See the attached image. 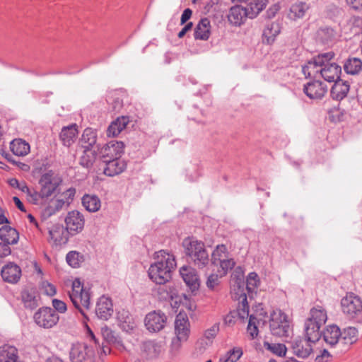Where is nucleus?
<instances>
[{
	"instance_id": "obj_28",
	"label": "nucleus",
	"mask_w": 362,
	"mask_h": 362,
	"mask_svg": "<svg viewBox=\"0 0 362 362\" xmlns=\"http://www.w3.org/2000/svg\"><path fill=\"white\" fill-rule=\"evenodd\" d=\"M141 351L146 358H156L161 351V346L154 341H146L141 346Z\"/></svg>"
},
{
	"instance_id": "obj_14",
	"label": "nucleus",
	"mask_w": 362,
	"mask_h": 362,
	"mask_svg": "<svg viewBox=\"0 0 362 362\" xmlns=\"http://www.w3.org/2000/svg\"><path fill=\"white\" fill-rule=\"evenodd\" d=\"M327 91V86L319 80L310 81L304 85L303 92L310 99L322 98Z\"/></svg>"
},
{
	"instance_id": "obj_49",
	"label": "nucleus",
	"mask_w": 362,
	"mask_h": 362,
	"mask_svg": "<svg viewBox=\"0 0 362 362\" xmlns=\"http://www.w3.org/2000/svg\"><path fill=\"white\" fill-rule=\"evenodd\" d=\"M232 280H231V293L233 294V298H234L235 299L239 300V298H240V295L238 294V293H240V289H238V285H239V281H240L242 283V289H243V292L245 293V289H244V286H245V282H244V280H243V275H240L238 276H233L232 277Z\"/></svg>"
},
{
	"instance_id": "obj_13",
	"label": "nucleus",
	"mask_w": 362,
	"mask_h": 362,
	"mask_svg": "<svg viewBox=\"0 0 362 362\" xmlns=\"http://www.w3.org/2000/svg\"><path fill=\"white\" fill-rule=\"evenodd\" d=\"M124 145L122 141H112L105 145L100 150L103 162L118 159L124 152Z\"/></svg>"
},
{
	"instance_id": "obj_4",
	"label": "nucleus",
	"mask_w": 362,
	"mask_h": 362,
	"mask_svg": "<svg viewBox=\"0 0 362 362\" xmlns=\"http://www.w3.org/2000/svg\"><path fill=\"white\" fill-rule=\"evenodd\" d=\"M69 297L74 305L85 317L86 315L82 308L89 309L90 296L89 291L83 288L78 279H76L73 281L71 291L69 292Z\"/></svg>"
},
{
	"instance_id": "obj_26",
	"label": "nucleus",
	"mask_w": 362,
	"mask_h": 362,
	"mask_svg": "<svg viewBox=\"0 0 362 362\" xmlns=\"http://www.w3.org/2000/svg\"><path fill=\"white\" fill-rule=\"evenodd\" d=\"M66 228H64L62 224L53 225L49 230V235L50 239L57 245L65 243L67 240Z\"/></svg>"
},
{
	"instance_id": "obj_55",
	"label": "nucleus",
	"mask_w": 362,
	"mask_h": 362,
	"mask_svg": "<svg viewBox=\"0 0 362 362\" xmlns=\"http://www.w3.org/2000/svg\"><path fill=\"white\" fill-rule=\"evenodd\" d=\"M101 334L103 339L109 344H112L117 339L115 332L107 326L101 328Z\"/></svg>"
},
{
	"instance_id": "obj_61",
	"label": "nucleus",
	"mask_w": 362,
	"mask_h": 362,
	"mask_svg": "<svg viewBox=\"0 0 362 362\" xmlns=\"http://www.w3.org/2000/svg\"><path fill=\"white\" fill-rule=\"evenodd\" d=\"M43 288L45 294L49 296H53L57 293L55 286L47 282L43 284Z\"/></svg>"
},
{
	"instance_id": "obj_58",
	"label": "nucleus",
	"mask_w": 362,
	"mask_h": 362,
	"mask_svg": "<svg viewBox=\"0 0 362 362\" xmlns=\"http://www.w3.org/2000/svg\"><path fill=\"white\" fill-rule=\"evenodd\" d=\"M8 184L14 188H18L21 192L25 193V192H28V187L27 186L25 182H19L16 178H12L9 180Z\"/></svg>"
},
{
	"instance_id": "obj_39",
	"label": "nucleus",
	"mask_w": 362,
	"mask_h": 362,
	"mask_svg": "<svg viewBox=\"0 0 362 362\" xmlns=\"http://www.w3.org/2000/svg\"><path fill=\"white\" fill-rule=\"evenodd\" d=\"M309 5L305 2L297 1L290 8L289 17L293 20L302 18L307 11L309 9Z\"/></svg>"
},
{
	"instance_id": "obj_8",
	"label": "nucleus",
	"mask_w": 362,
	"mask_h": 362,
	"mask_svg": "<svg viewBox=\"0 0 362 362\" xmlns=\"http://www.w3.org/2000/svg\"><path fill=\"white\" fill-rule=\"evenodd\" d=\"M62 182L61 177L52 170L43 173L38 182L41 194L47 197H50L56 192Z\"/></svg>"
},
{
	"instance_id": "obj_1",
	"label": "nucleus",
	"mask_w": 362,
	"mask_h": 362,
	"mask_svg": "<svg viewBox=\"0 0 362 362\" xmlns=\"http://www.w3.org/2000/svg\"><path fill=\"white\" fill-rule=\"evenodd\" d=\"M155 262L151 264L148 274L151 280L157 284H164L171 279V272L176 267L173 255L165 250L154 254Z\"/></svg>"
},
{
	"instance_id": "obj_30",
	"label": "nucleus",
	"mask_w": 362,
	"mask_h": 362,
	"mask_svg": "<svg viewBox=\"0 0 362 362\" xmlns=\"http://www.w3.org/2000/svg\"><path fill=\"white\" fill-rule=\"evenodd\" d=\"M129 122V119L128 117H120L117 119L113 121L107 128V136L115 137L120 134V132L124 130L128 123Z\"/></svg>"
},
{
	"instance_id": "obj_23",
	"label": "nucleus",
	"mask_w": 362,
	"mask_h": 362,
	"mask_svg": "<svg viewBox=\"0 0 362 362\" xmlns=\"http://www.w3.org/2000/svg\"><path fill=\"white\" fill-rule=\"evenodd\" d=\"M349 88L350 85L348 81L339 78L334 81L331 89V95L333 99L341 100L347 95Z\"/></svg>"
},
{
	"instance_id": "obj_34",
	"label": "nucleus",
	"mask_w": 362,
	"mask_h": 362,
	"mask_svg": "<svg viewBox=\"0 0 362 362\" xmlns=\"http://www.w3.org/2000/svg\"><path fill=\"white\" fill-rule=\"evenodd\" d=\"M18 350L16 347L4 344L0 346V362H17Z\"/></svg>"
},
{
	"instance_id": "obj_38",
	"label": "nucleus",
	"mask_w": 362,
	"mask_h": 362,
	"mask_svg": "<svg viewBox=\"0 0 362 362\" xmlns=\"http://www.w3.org/2000/svg\"><path fill=\"white\" fill-rule=\"evenodd\" d=\"M358 340V330L353 327H349L341 332L340 342L345 346H349Z\"/></svg>"
},
{
	"instance_id": "obj_51",
	"label": "nucleus",
	"mask_w": 362,
	"mask_h": 362,
	"mask_svg": "<svg viewBox=\"0 0 362 362\" xmlns=\"http://www.w3.org/2000/svg\"><path fill=\"white\" fill-rule=\"evenodd\" d=\"M27 199L29 202L33 204H41L45 198H47L46 196L41 194V190L39 192L35 189H30L28 188V192H25Z\"/></svg>"
},
{
	"instance_id": "obj_9",
	"label": "nucleus",
	"mask_w": 362,
	"mask_h": 362,
	"mask_svg": "<svg viewBox=\"0 0 362 362\" xmlns=\"http://www.w3.org/2000/svg\"><path fill=\"white\" fill-rule=\"evenodd\" d=\"M59 315L50 308H40L34 315L35 322L41 327L49 329L57 325Z\"/></svg>"
},
{
	"instance_id": "obj_36",
	"label": "nucleus",
	"mask_w": 362,
	"mask_h": 362,
	"mask_svg": "<svg viewBox=\"0 0 362 362\" xmlns=\"http://www.w3.org/2000/svg\"><path fill=\"white\" fill-rule=\"evenodd\" d=\"M310 313V317L308 320L320 326L323 325L327 320V312L322 306L317 305L313 308Z\"/></svg>"
},
{
	"instance_id": "obj_35",
	"label": "nucleus",
	"mask_w": 362,
	"mask_h": 362,
	"mask_svg": "<svg viewBox=\"0 0 362 362\" xmlns=\"http://www.w3.org/2000/svg\"><path fill=\"white\" fill-rule=\"evenodd\" d=\"M238 285V289H240V293L238 294L240 295L239 298V305L238 307V315L240 318L244 320L247 319L249 315V305L247 300V296L245 293L243 292L242 289V283L239 281Z\"/></svg>"
},
{
	"instance_id": "obj_21",
	"label": "nucleus",
	"mask_w": 362,
	"mask_h": 362,
	"mask_svg": "<svg viewBox=\"0 0 362 362\" xmlns=\"http://www.w3.org/2000/svg\"><path fill=\"white\" fill-rule=\"evenodd\" d=\"M307 339H296L291 344L293 354L296 356L305 358L312 352V345Z\"/></svg>"
},
{
	"instance_id": "obj_12",
	"label": "nucleus",
	"mask_w": 362,
	"mask_h": 362,
	"mask_svg": "<svg viewBox=\"0 0 362 362\" xmlns=\"http://www.w3.org/2000/svg\"><path fill=\"white\" fill-rule=\"evenodd\" d=\"M65 223L66 230L71 235L80 233L85 223L83 215L78 211H69L66 218Z\"/></svg>"
},
{
	"instance_id": "obj_46",
	"label": "nucleus",
	"mask_w": 362,
	"mask_h": 362,
	"mask_svg": "<svg viewBox=\"0 0 362 362\" xmlns=\"http://www.w3.org/2000/svg\"><path fill=\"white\" fill-rule=\"evenodd\" d=\"M265 7V4L259 0H252L245 7L249 18H255Z\"/></svg>"
},
{
	"instance_id": "obj_33",
	"label": "nucleus",
	"mask_w": 362,
	"mask_h": 362,
	"mask_svg": "<svg viewBox=\"0 0 362 362\" xmlns=\"http://www.w3.org/2000/svg\"><path fill=\"white\" fill-rule=\"evenodd\" d=\"M68 201H65L64 198L52 199L43 209V216L50 217L57 211L62 209L63 206Z\"/></svg>"
},
{
	"instance_id": "obj_41",
	"label": "nucleus",
	"mask_w": 362,
	"mask_h": 362,
	"mask_svg": "<svg viewBox=\"0 0 362 362\" xmlns=\"http://www.w3.org/2000/svg\"><path fill=\"white\" fill-rule=\"evenodd\" d=\"M96 143V134L89 128L83 131L79 144L81 148H93Z\"/></svg>"
},
{
	"instance_id": "obj_7",
	"label": "nucleus",
	"mask_w": 362,
	"mask_h": 362,
	"mask_svg": "<svg viewBox=\"0 0 362 362\" xmlns=\"http://www.w3.org/2000/svg\"><path fill=\"white\" fill-rule=\"evenodd\" d=\"M211 263L220 267L221 276H225L235 266L234 260L228 257V252L225 245H218L216 247L211 255Z\"/></svg>"
},
{
	"instance_id": "obj_17",
	"label": "nucleus",
	"mask_w": 362,
	"mask_h": 362,
	"mask_svg": "<svg viewBox=\"0 0 362 362\" xmlns=\"http://www.w3.org/2000/svg\"><path fill=\"white\" fill-rule=\"evenodd\" d=\"M180 274L192 291H196L199 287V279L197 272L190 267L183 266L180 269Z\"/></svg>"
},
{
	"instance_id": "obj_15",
	"label": "nucleus",
	"mask_w": 362,
	"mask_h": 362,
	"mask_svg": "<svg viewBox=\"0 0 362 362\" xmlns=\"http://www.w3.org/2000/svg\"><path fill=\"white\" fill-rule=\"evenodd\" d=\"M175 333L181 340H187L190 334V323L186 314L180 313L175 320Z\"/></svg>"
},
{
	"instance_id": "obj_43",
	"label": "nucleus",
	"mask_w": 362,
	"mask_h": 362,
	"mask_svg": "<svg viewBox=\"0 0 362 362\" xmlns=\"http://www.w3.org/2000/svg\"><path fill=\"white\" fill-rule=\"evenodd\" d=\"M83 153L80 157L79 163L84 168L93 165L96 158V151L93 148H83Z\"/></svg>"
},
{
	"instance_id": "obj_45",
	"label": "nucleus",
	"mask_w": 362,
	"mask_h": 362,
	"mask_svg": "<svg viewBox=\"0 0 362 362\" xmlns=\"http://www.w3.org/2000/svg\"><path fill=\"white\" fill-rule=\"evenodd\" d=\"M280 33V27L276 23L268 24L264 30L263 37L266 39L268 44L274 42L275 37Z\"/></svg>"
},
{
	"instance_id": "obj_37",
	"label": "nucleus",
	"mask_w": 362,
	"mask_h": 362,
	"mask_svg": "<svg viewBox=\"0 0 362 362\" xmlns=\"http://www.w3.org/2000/svg\"><path fill=\"white\" fill-rule=\"evenodd\" d=\"M82 204L84 208L90 212H96L101 206L100 199L96 195L93 194L83 195L82 197Z\"/></svg>"
},
{
	"instance_id": "obj_20",
	"label": "nucleus",
	"mask_w": 362,
	"mask_h": 362,
	"mask_svg": "<svg viewBox=\"0 0 362 362\" xmlns=\"http://www.w3.org/2000/svg\"><path fill=\"white\" fill-rule=\"evenodd\" d=\"M248 18L245 7L242 6H232L229 10L228 19L230 24L235 26H240Z\"/></svg>"
},
{
	"instance_id": "obj_10",
	"label": "nucleus",
	"mask_w": 362,
	"mask_h": 362,
	"mask_svg": "<svg viewBox=\"0 0 362 362\" xmlns=\"http://www.w3.org/2000/svg\"><path fill=\"white\" fill-rule=\"evenodd\" d=\"M70 359L71 362H93L94 352L87 344L77 343L71 349Z\"/></svg>"
},
{
	"instance_id": "obj_60",
	"label": "nucleus",
	"mask_w": 362,
	"mask_h": 362,
	"mask_svg": "<svg viewBox=\"0 0 362 362\" xmlns=\"http://www.w3.org/2000/svg\"><path fill=\"white\" fill-rule=\"evenodd\" d=\"M52 306L57 311L61 313H65L67 309L66 303L64 301L58 299L52 300Z\"/></svg>"
},
{
	"instance_id": "obj_19",
	"label": "nucleus",
	"mask_w": 362,
	"mask_h": 362,
	"mask_svg": "<svg viewBox=\"0 0 362 362\" xmlns=\"http://www.w3.org/2000/svg\"><path fill=\"white\" fill-rule=\"evenodd\" d=\"M1 274L4 281L15 284L21 276V269L17 264L11 262L2 268Z\"/></svg>"
},
{
	"instance_id": "obj_18",
	"label": "nucleus",
	"mask_w": 362,
	"mask_h": 362,
	"mask_svg": "<svg viewBox=\"0 0 362 362\" xmlns=\"http://www.w3.org/2000/svg\"><path fill=\"white\" fill-rule=\"evenodd\" d=\"M341 73V68L337 64L334 62L325 63V65L322 66V71L320 76L327 81L332 82L339 78V75Z\"/></svg>"
},
{
	"instance_id": "obj_44",
	"label": "nucleus",
	"mask_w": 362,
	"mask_h": 362,
	"mask_svg": "<svg viewBox=\"0 0 362 362\" xmlns=\"http://www.w3.org/2000/svg\"><path fill=\"white\" fill-rule=\"evenodd\" d=\"M344 69L348 74H357L362 69V62L356 57L348 59L344 64Z\"/></svg>"
},
{
	"instance_id": "obj_52",
	"label": "nucleus",
	"mask_w": 362,
	"mask_h": 362,
	"mask_svg": "<svg viewBox=\"0 0 362 362\" xmlns=\"http://www.w3.org/2000/svg\"><path fill=\"white\" fill-rule=\"evenodd\" d=\"M23 302L26 308H35L37 306L36 297L31 293L24 291L21 294Z\"/></svg>"
},
{
	"instance_id": "obj_11",
	"label": "nucleus",
	"mask_w": 362,
	"mask_h": 362,
	"mask_svg": "<svg viewBox=\"0 0 362 362\" xmlns=\"http://www.w3.org/2000/svg\"><path fill=\"white\" fill-rule=\"evenodd\" d=\"M167 317L161 311L150 312L146 315L144 324L150 332H158L162 330L166 324Z\"/></svg>"
},
{
	"instance_id": "obj_3",
	"label": "nucleus",
	"mask_w": 362,
	"mask_h": 362,
	"mask_svg": "<svg viewBox=\"0 0 362 362\" xmlns=\"http://www.w3.org/2000/svg\"><path fill=\"white\" fill-rule=\"evenodd\" d=\"M342 313L349 319L362 323V299L354 293H348L341 300Z\"/></svg>"
},
{
	"instance_id": "obj_29",
	"label": "nucleus",
	"mask_w": 362,
	"mask_h": 362,
	"mask_svg": "<svg viewBox=\"0 0 362 362\" xmlns=\"http://www.w3.org/2000/svg\"><path fill=\"white\" fill-rule=\"evenodd\" d=\"M211 35L210 21L206 18H202L197 25L194 30V38L201 40H207Z\"/></svg>"
},
{
	"instance_id": "obj_48",
	"label": "nucleus",
	"mask_w": 362,
	"mask_h": 362,
	"mask_svg": "<svg viewBox=\"0 0 362 362\" xmlns=\"http://www.w3.org/2000/svg\"><path fill=\"white\" fill-rule=\"evenodd\" d=\"M264 347L279 356H285L287 350L283 344H270L267 341L264 343Z\"/></svg>"
},
{
	"instance_id": "obj_24",
	"label": "nucleus",
	"mask_w": 362,
	"mask_h": 362,
	"mask_svg": "<svg viewBox=\"0 0 362 362\" xmlns=\"http://www.w3.org/2000/svg\"><path fill=\"white\" fill-rule=\"evenodd\" d=\"M77 135V126L74 124L63 127L59 138L64 146L69 147L75 142Z\"/></svg>"
},
{
	"instance_id": "obj_64",
	"label": "nucleus",
	"mask_w": 362,
	"mask_h": 362,
	"mask_svg": "<svg viewBox=\"0 0 362 362\" xmlns=\"http://www.w3.org/2000/svg\"><path fill=\"white\" fill-rule=\"evenodd\" d=\"M346 4L354 10H362V0H346Z\"/></svg>"
},
{
	"instance_id": "obj_22",
	"label": "nucleus",
	"mask_w": 362,
	"mask_h": 362,
	"mask_svg": "<svg viewBox=\"0 0 362 362\" xmlns=\"http://www.w3.org/2000/svg\"><path fill=\"white\" fill-rule=\"evenodd\" d=\"M105 166L103 168L104 174L107 176H115L122 173L126 168V163L124 160L113 159L103 161Z\"/></svg>"
},
{
	"instance_id": "obj_50",
	"label": "nucleus",
	"mask_w": 362,
	"mask_h": 362,
	"mask_svg": "<svg viewBox=\"0 0 362 362\" xmlns=\"http://www.w3.org/2000/svg\"><path fill=\"white\" fill-rule=\"evenodd\" d=\"M318 37L323 43H329L335 37V32L332 28H324L318 30Z\"/></svg>"
},
{
	"instance_id": "obj_31",
	"label": "nucleus",
	"mask_w": 362,
	"mask_h": 362,
	"mask_svg": "<svg viewBox=\"0 0 362 362\" xmlns=\"http://www.w3.org/2000/svg\"><path fill=\"white\" fill-rule=\"evenodd\" d=\"M19 235L17 230L11 226H4L0 228V239L8 245L16 244Z\"/></svg>"
},
{
	"instance_id": "obj_40",
	"label": "nucleus",
	"mask_w": 362,
	"mask_h": 362,
	"mask_svg": "<svg viewBox=\"0 0 362 362\" xmlns=\"http://www.w3.org/2000/svg\"><path fill=\"white\" fill-rule=\"evenodd\" d=\"M10 148L13 154L18 156L27 155L30 151L29 144L22 139H14L10 144Z\"/></svg>"
},
{
	"instance_id": "obj_54",
	"label": "nucleus",
	"mask_w": 362,
	"mask_h": 362,
	"mask_svg": "<svg viewBox=\"0 0 362 362\" xmlns=\"http://www.w3.org/2000/svg\"><path fill=\"white\" fill-rule=\"evenodd\" d=\"M81 259L79 253L75 251L69 252L66 257L67 263L74 268L79 267Z\"/></svg>"
},
{
	"instance_id": "obj_5",
	"label": "nucleus",
	"mask_w": 362,
	"mask_h": 362,
	"mask_svg": "<svg viewBox=\"0 0 362 362\" xmlns=\"http://www.w3.org/2000/svg\"><path fill=\"white\" fill-rule=\"evenodd\" d=\"M334 56V52H329L319 54L313 57L306 64L302 66V72L305 78H317L320 76L322 66L327 61H331Z\"/></svg>"
},
{
	"instance_id": "obj_57",
	"label": "nucleus",
	"mask_w": 362,
	"mask_h": 362,
	"mask_svg": "<svg viewBox=\"0 0 362 362\" xmlns=\"http://www.w3.org/2000/svg\"><path fill=\"white\" fill-rule=\"evenodd\" d=\"M221 269L218 270V274H211L207 278L206 286L209 289H214L216 286L219 284V279L223 276H221Z\"/></svg>"
},
{
	"instance_id": "obj_32",
	"label": "nucleus",
	"mask_w": 362,
	"mask_h": 362,
	"mask_svg": "<svg viewBox=\"0 0 362 362\" xmlns=\"http://www.w3.org/2000/svg\"><path fill=\"white\" fill-rule=\"evenodd\" d=\"M320 327L319 325L307 320L305 324L306 339L313 344L317 342L321 336Z\"/></svg>"
},
{
	"instance_id": "obj_16",
	"label": "nucleus",
	"mask_w": 362,
	"mask_h": 362,
	"mask_svg": "<svg viewBox=\"0 0 362 362\" xmlns=\"http://www.w3.org/2000/svg\"><path fill=\"white\" fill-rule=\"evenodd\" d=\"M113 313L112 303L110 298L101 296L96 304L95 314L98 318L107 320Z\"/></svg>"
},
{
	"instance_id": "obj_25",
	"label": "nucleus",
	"mask_w": 362,
	"mask_h": 362,
	"mask_svg": "<svg viewBox=\"0 0 362 362\" xmlns=\"http://www.w3.org/2000/svg\"><path fill=\"white\" fill-rule=\"evenodd\" d=\"M341 335V332L339 327L334 325L327 326L322 332V337L325 341L331 346H333L338 342H340Z\"/></svg>"
},
{
	"instance_id": "obj_42",
	"label": "nucleus",
	"mask_w": 362,
	"mask_h": 362,
	"mask_svg": "<svg viewBox=\"0 0 362 362\" xmlns=\"http://www.w3.org/2000/svg\"><path fill=\"white\" fill-rule=\"evenodd\" d=\"M219 327L220 324L217 322L205 329L202 337L200 339L201 343H204L206 346H211L219 332Z\"/></svg>"
},
{
	"instance_id": "obj_47",
	"label": "nucleus",
	"mask_w": 362,
	"mask_h": 362,
	"mask_svg": "<svg viewBox=\"0 0 362 362\" xmlns=\"http://www.w3.org/2000/svg\"><path fill=\"white\" fill-rule=\"evenodd\" d=\"M243 355V351L240 348L235 347L227 351L222 356L218 362H236Z\"/></svg>"
},
{
	"instance_id": "obj_53",
	"label": "nucleus",
	"mask_w": 362,
	"mask_h": 362,
	"mask_svg": "<svg viewBox=\"0 0 362 362\" xmlns=\"http://www.w3.org/2000/svg\"><path fill=\"white\" fill-rule=\"evenodd\" d=\"M260 284L258 275L255 272H251L247 278V289L249 291H254Z\"/></svg>"
},
{
	"instance_id": "obj_6",
	"label": "nucleus",
	"mask_w": 362,
	"mask_h": 362,
	"mask_svg": "<svg viewBox=\"0 0 362 362\" xmlns=\"http://www.w3.org/2000/svg\"><path fill=\"white\" fill-rule=\"evenodd\" d=\"M269 327L272 334L277 337L288 336L291 329L288 316L279 309L271 313Z\"/></svg>"
},
{
	"instance_id": "obj_2",
	"label": "nucleus",
	"mask_w": 362,
	"mask_h": 362,
	"mask_svg": "<svg viewBox=\"0 0 362 362\" xmlns=\"http://www.w3.org/2000/svg\"><path fill=\"white\" fill-rule=\"evenodd\" d=\"M182 245L189 260L199 269L205 267L209 262V254L204 243L194 238H186Z\"/></svg>"
},
{
	"instance_id": "obj_59",
	"label": "nucleus",
	"mask_w": 362,
	"mask_h": 362,
	"mask_svg": "<svg viewBox=\"0 0 362 362\" xmlns=\"http://www.w3.org/2000/svg\"><path fill=\"white\" fill-rule=\"evenodd\" d=\"M187 341V340H181L179 339V337H177L173 339L170 345V351L173 355H177L182 346V343Z\"/></svg>"
},
{
	"instance_id": "obj_63",
	"label": "nucleus",
	"mask_w": 362,
	"mask_h": 362,
	"mask_svg": "<svg viewBox=\"0 0 362 362\" xmlns=\"http://www.w3.org/2000/svg\"><path fill=\"white\" fill-rule=\"evenodd\" d=\"M331 357L330 354L326 349H324L321 354L317 356L315 358L316 362H328L329 358Z\"/></svg>"
},
{
	"instance_id": "obj_56",
	"label": "nucleus",
	"mask_w": 362,
	"mask_h": 362,
	"mask_svg": "<svg viewBox=\"0 0 362 362\" xmlns=\"http://www.w3.org/2000/svg\"><path fill=\"white\" fill-rule=\"evenodd\" d=\"M247 330L252 339H254L258 335L257 319L252 315L250 316Z\"/></svg>"
},
{
	"instance_id": "obj_27",
	"label": "nucleus",
	"mask_w": 362,
	"mask_h": 362,
	"mask_svg": "<svg viewBox=\"0 0 362 362\" xmlns=\"http://www.w3.org/2000/svg\"><path fill=\"white\" fill-rule=\"evenodd\" d=\"M117 318L119 326L127 332L132 331L136 326L134 318L127 310H122L118 311Z\"/></svg>"
},
{
	"instance_id": "obj_62",
	"label": "nucleus",
	"mask_w": 362,
	"mask_h": 362,
	"mask_svg": "<svg viewBox=\"0 0 362 362\" xmlns=\"http://www.w3.org/2000/svg\"><path fill=\"white\" fill-rule=\"evenodd\" d=\"M11 248L9 247V245L4 243H0V258H3L4 257L8 256L11 254Z\"/></svg>"
}]
</instances>
